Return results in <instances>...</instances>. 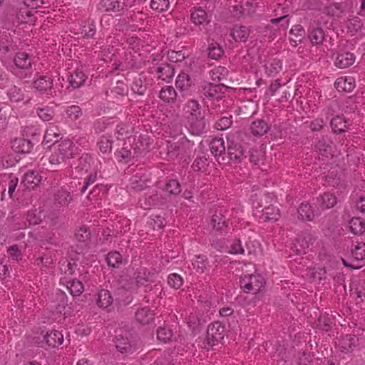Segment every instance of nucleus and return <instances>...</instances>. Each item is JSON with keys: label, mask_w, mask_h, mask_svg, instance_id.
<instances>
[{"label": "nucleus", "mask_w": 365, "mask_h": 365, "mask_svg": "<svg viewBox=\"0 0 365 365\" xmlns=\"http://www.w3.org/2000/svg\"><path fill=\"white\" fill-rule=\"evenodd\" d=\"M188 129L192 135H200L205 131V121L202 113L197 115H187Z\"/></svg>", "instance_id": "nucleus-6"}, {"label": "nucleus", "mask_w": 365, "mask_h": 365, "mask_svg": "<svg viewBox=\"0 0 365 365\" xmlns=\"http://www.w3.org/2000/svg\"><path fill=\"white\" fill-rule=\"evenodd\" d=\"M41 179V176H39L37 173L35 171H29L24 175L23 182L26 186L32 185L36 186L40 182Z\"/></svg>", "instance_id": "nucleus-43"}, {"label": "nucleus", "mask_w": 365, "mask_h": 365, "mask_svg": "<svg viewBox=\"0 0 365 365\" xmlns=\"http://www.w3.org/2000/svg\"><path fill=\"white\" fill-rule=\"evenodd\" d=\"M163 190L169 195H178L181 192L180 184L176 180H170L165 185Z\"/></svg>", "instance_id": "nucleus-42"}, {"label": "nucleus", "mask_w": 365, "mask_h": 365, "mask_svg": "<svg viewBox=\"0 0 365 365\" xmlns=\"http://www.w3.org/2000/svg\"><path fill=\"white\" fill-rule=\"evenodd\" d=\"M289 21V19L288 15H284V16H280L279 18L272 19L270 20V22L273 24H277L281 23L280 26L284 30H285L288 27Z\"/></svg>", "instance_id": "nucleus-62"}, {"label": "nucleus", "mask_w": 365, "mask_h": 365, "mask_svg": "<svg viewBox=\"0 0 365 365\" xmlns=\"http://www.w3.org/2000/svg\"><path fill=\"white\" fill-rule=\"evenodd\" d=\"M330 126L334 134L345 133L349 128V121L343 115H336L330 121Z\"/></svg>", "instance_id": "nucleus-10"}, {"label": "nucleus", "mask_w": 365, "mask_h": 365, "mask_svg": "<svg viewBox=\"0 0 365 365\" xmlns=\"http://www.w3.org/2000/svg\"><path fill=\"white\" fill-rule=\"evenodd\" d=\"M228 221V219L222 214L221 210L216 211L211 219L213 229L221 233L227 230Z\"/></svg>", "instance_id": "nucleus-11"}, {"label": "nucleus", "mask_w": 365, "mask_h": 365, "mask_svg": "<svg viewBox=\"0 0 365 365\" xmlns=\"http://www.w3.org/2000/svg\"><path fill=\"white\" fill-rule=\"evenodd\" d=\"M250 30L245 26H235L231 36L235 41L245 42L249 37Z\"/></svg>", "instance_id": "nucleus-24"}, {"label": "nucleus", "mask_w": 365, "mask_h": 365, "mask_svg": "<svg viewBox=\"0 0 365 365\" xmlns=\"http://www.w3.org/2000/svg\"><path fill=\"white\" fill-rule=\"evenodd\" d=\"M36 113L38 117L43 121H49L53 118L55 115L54 110L48 106L43 108H38L36 109Z\"/></svg>", "instance_id": "nucleus-45"}, {"label": "nucleus", "mask_w": 365, "mask_h": 365, "mask_svg": "<svg viewBox=\"0 0 365 365\" xmlns=\"http://www.w3.org/2000/svg\"><path fill=\"white\" fill-rule=\"evenodd\" d=\"M168 284L175 289H179L182 285V278L178 274L173 273L168 276Z\"/></svg>", "instance_id": "nucleus-53"}, {"label": "nucleus", "mask_w": 365, "mask_h": 365, "mask_svg": "<svg viewBox=\"0 0 365 365\" xmlns=\"http://www.w3.org/2000/svg\"><path fill=\"white\" fill-rule=\"evenodd\" d=\"M351 255L356 260L364 259L365 258V243L356 242L351 249Z\"/></svg>", "instance_id": "nucleus-41"}, {"label": "nucleus", "mask_w": 365, "mask_h": 365, "mask_svg": "<svg viewBox=\"0 0 365 365\" xmlns=\"http://www.w3.org/2000/svg\"><path fill=\"white\" fill-rule=\"evenodd\" d=\"M208 165L207 158L205 155L197 157L192 163V168L195 171H202Z\"/></svg>", "instance_id": "nucleus-52"}, {"label": "nucleus", "mask_w": 365, "mask_h": 365, "mask_svg": "<svg viewBox=\"0 0 365 365\" xmlns=\"http://www.w3.org/2000/svg\"><path fill=\"white\" fill-rule=\"evenodd\" d=\"M7 94L11 101L19 102L24 100V94L23 91L16 86H11Z\"/></svg>", "instance_id": "nucleus-44"}, {"label": "nucleus", "mask_w": 365, "mask_h": 365, "mask_svg": "<svg viewBox=\"0 0 365 365\" xmlns=\"http://www.w3.org/2000/svg\"><path fill=\"white\" fill-rule=\"evenodd\" d=\"M159 97L165 103H174L177 98V92L172 86H166L160 90Z\"/></svg>", "instance_id": "nucleus-22"}, {"label": "nucleus", "mask_w": 365, "mask_h": 365, "mask_svg": "<svg viewBox=\"0 0 365 365\" xmlns=\"http://www.w3.org/2000/svg\"><path fill=\"white\" fill-rule=\"evenodd\" d=\"M99 148L103 153H110L112 148L111 141L106 137H102L101 140L98 142Z\"/></svg>", "instance_id": "nucleus-60"}, {"label": "nucleus", "mask_w": 365, "mask_h": 365, "mask_svg": "<svg viewBox=\"0 0 365 365\" xmlns=\"http://www.w3.org/2000/svg\"><path fill=\"white\" fill-rule=\"evenodd\" d=\"M72 197L70 192L61 188L58 190L54 195L55 204H58L61 206L68 205L71 201Z\"/></svg>", "instance_id": "nucleus-28"}, {"label": "nucleus", "mask_w": 365, "mask_h": 365, "mask_svg": "<svg viewBox=\"0 0 365 365\" xmlns=\"http://www.w3.org/2000/svg\"><path fill=\"white\" fill-rule=\"evenodd\" d=\"M315 148L320 155L326 158L332 157L336 150L334 143L328 135L322 136L318 140Z\"/></svg>", "instance_id": "nucleus-7"}, {"label": "nucleus", "mask_w": 365, "mask_h": 365, "mask_svg": "<svg viewBox=\"0 0 365 365\" xmlns=\"http://www.w3.org/2000/svg\"><path fill=\"white\" fill-rule=\"evenodd\" d=\"M187 110L186 113H188V115H194L196 114L197 115L198 113H202L200 110V105L198 102L195 100H190L187 102L186 105Z\"/></svg>", "instance_id": "nucleus-55"}, {"label": "nucleus", "mask_w": 365, "mask_h": 365, "mask_svg": "<svg viewBox=\"0 0 365 365\" xmlns=\"http://www.w3.org/2000/svg\"><path fill=\"white\" fill-rule=\"evenodd\" d=\"M229 71L227 68L218 66L210 71V76L213 81H221L227 78Z\"/></svg>", "instance_id": "nucleus-40"}, {"label": "nucleus", "mask_w": 365, "mask_h": 365, "mask_svg": "<svg viewBox=\"0 0 365 365\" xmlns=\"http://www.w3.org/2000/svg\"><path fill=\"white\" fill-rule=\"evenodd\" d=\"M262 216L266 220L276 221L280 216L279 210L274 205L267 206L262 210Z\"/></svg>", "instance_id": "nucleus-36"}, {"label": "nucleus", "mask_w": 365, "mask_h": 365, "mask_svg": "<svg viewBox=\"0 0 365 365\" xmlns=\"http://www.w3.org/2000/svg\"><path fill=\"white\" fill-rule=\"evenodd\" d=\"M33 88L41 93H46L51 96H56V92L53 91V80L51 76H38L32 83Z\"/></svg>", "instance_id": "nucleus-5"}, {"label": "nucleus", "mask_w": 365, "mask_h": 365, "mask_svg": "<svg viewBox=\"0 0 365 365\" xmlns=\"http://www.w3.org/2000/svg\"><path fill=\"white\" fill-rule=\"evenodd\" d=\"M122 255L116 251L110 252L106 257L108 265L113 268H118L122 264Z\"/></svg>", "instance_id": "nucleus-39"}, {"label": "nucleus", "mask_w": 365, "mask_h": 365, "mask_svg": "<svg viewBox=\"0 0 365 365\" xmlns=\"http://www.w3.org/2000/svg\"><path fill=\"white\" fill-rule=\"evenodd\" d=\"M332 322L327 316H320L317 322V327L323 331H328L331 327Z\"/></svg>", "instance_id": "nucleus-50"}, {"label": "nucleus", "mask_w": 365, "mask_h": 365, "mask_svg": "<svg viewBox=\"0 0 365 365\" xmlns=\"http://www.w3.org/2000/svg\"><path fill=\"white\" fill-rule=\"evenodd\" d=\"M319 205L322 209H329L337 203L336 197L331 192H324L317 198Z\"/></svg>", "instance_id": "nucleus-17"}, {"label": "nucleus", "mask_w": 365, "mask_h": 365, "mask_svg": "<svg viewBox=\"0 0 365 365\" xmlns=\"http://www.w3.org/2000/svg\"><path fill=\"white\" fill-rule=\"evenodd\" d=\"M250 161L255 165H258L259 163L262 160L263 155L257 150H251L249 151Z\"/></svg>", "instance_id": "nucleus-61"}, {"label": "nucleus", "mask_w": 365, "mask_h": 365, "mask_svg": "<svg viewBox=\"0 0 365 365\" xmlns=\"http://www.w3.org/2000/svg\"><path fill=\"white\" fill-rule=\"evenodd\" d=\"M209 58L217 60L224 54V50L217 43H211L207 48Z\"/></svg>", "instance_id": "nucleus-37"}, {"label": "nucleus", "mask_w": 365, "mask_h": 365, "mask_svg": "<svg viewBox=\"0 0 365 365\" xmlns=\"http://www.w3.org/2000/svg\"><path fill=\"white\" fill-rule=\"evenodd\" d=\"M155 73L158 74V78L163 81H168L174 76L175 70L171 65L162 64L155 68Z\"/></svg>", "instance_id": "nucleus-21"}, {"label": "nucleus", "mask_w": 365, "mask_h": 365, "mask_svg": "<svg viewBox=\"0 0 365 365\" xmlns=\"http://www.w3.org/2000/svg\"><path fill=\"white\" fill-rule=\"evenodd\" d=\"M113 303V297L108 290L102 289L98 293L97 304L100 307L107 308Z\"/></svg>", "instance_id": "nucleus-31"}, {"label": "nucleus", "mask_w": 365, "mask_h": 365, "mask_svg": "<svg viewBox=\"0 0 365 365\" xmlns=\"http://www.w3.org/2000/svg\"><path fill=\"white\" fill-rule=\"evenodd\" d=\"M351 232L361 235L365 232V221L361 217H353L349 222Z\"/></svg>", "instance_id": "nucleus-30"}, {"label": "nucleus", "mask_w": 365, "mask_h": 365, "mask_svg": "<svg viewBox=\"0 0 365 365\" xmlns=\"http://www.w3.org/2000/svg\"><path fill=\"white\" fill-rule=\"evenodd\" d=\"M232 124V117L221 118L215 124V128L217 130H223L230 128Z\"/></svg>", "instance_id": "nucleus-57"}, {"label": "nucleus", "mask_w": 365, "mask_h": 365, "mask_svg": "<svg viewBox=\"0 0 365 365\" xmlns=\"http://www.w3.org/2000/svg\"><path fill=\"white\" fill-rule=\"evenodd\" d=\"M308 38L312 45H320L324 41L325 34L321 27H314L309 30Z\"/></svg>", "instance_id": "nucleus-19"}, {"label": "nucleus", "mask_w": 365, "mask_h": 365, "mask_svg": "<svg viewBox=\"0 0 365 365\" xmlns=\"http://www.w3.org/2000/svg\"><path fill=\"white\" fill-rule=\"evenodd\" d=\"M170 5L169 0H152L150 7L159 12L167 11Z\"/></svg>", "instance_id": "nucleus-48"}, {"label": "nucleus", "mask_w": 365, "mask_h": 365, "mask_svg": "<svg viewBox=\"0 0 365 365\" xmlns=\"http://www.w3.org/2000/svg\"><path fill=\"white\" fill-rule=\"evenodd\" d=\"M187 324L193 331L196 330L201 324V320L197 314L190 313L187 317Z\"/></svg>", "instance_id": "nucleus-51"}, {"label": "nucleus", "mask_w": 365, "mask_h": 365, "mask_svg": "<svg viewBox=\"0 0 365 365\" xmlns=\"http://www.w3.org/2000/svg\"><path fill=\"white\" fill-rule=\"evenodd\" d=\"M192 85L190 76L185 73H180L175 81V86L180 91L188 90Z\"/></svg>", "instance_id": "nucleus-27"}, {"label": "nucleus", "mask_w": 365, "mask_h": 365, "mask_svg": "<svg viewBox=\"0 0 365 365\" xmlns=\"http://www.w3.org/2000/svg\"><path fill=\"white\" fill-rule=\"evenodd\" d=\"M115 344L117 350L123 354H132L136 350V344L132 334L127 331H120L115 336Z\"/></svg>", "instance_id": "nucleus-4"}, {"label": "nucleus", "mask_w": 365, "mask_h": 365, "mask_svg": "<svg viewBox=\"0 0 365 365\" xmlns=\"http://www.w3.org/2000/svg\"><path fill=\"white\" fill-rule=\"evenodd\" d=\"M34 144L30 139L24 138H16L12 141V149L19 153H29L31 151Z\"/></svg>", "instance_id": "nucleus-12"}, {"label": "nucleus", "mask_w": 365, "mask_h": 365, "mask_svg": "<svg viewBox=\"0 0 365 365\" xmlns=\"http://www.w3.org/2000/svg\"><path fill=\"white\" fill-rule=\"evenodd\" d=\"M299 218L303 220L312 221L314 217V213L312 206L308 203H302L297 210Z\"/></svg>", "instance_id": "nucleus-29"}, {"label": "nucleus", "mask_w": 365, "mask_h": 365, "mask_svg": "<svg viewBox=\"0 0 365 365\" xmlns=\"http://www.w3.org/2000/svg\"><path fill=\"white\" fill-rule=\"evenodd\" d=\"M240 287L247 293L257 294L265 284L264 277L260 274L245 275L240 280Z\"/></svg>", "instance_id": "nucleus-3"}, {"label": "nucleus", "mask_w": 365, "mask_h": 365, "mask_svg": "<svg viewBox=\"0 0 365 365\" xmlns=\"http://www.w3.org/2000/svg\"><path fill=\"white\" fill-rule=\"evenodd\" d=\"M355 61L354 53L343 52L339 53L335 60V65L339 68H346L351 66Z\"/></svg>", "instance_id": "nucleus-13"}, {"label": "nucleus", "mask_w": 365, "mask_h": 365, "mask_svg": "<svg viewBox=\"0 0 365 365\" xmlns=\"http://www.w3.org/2000/svg\"><path fill=\"white\" fill-rule=\"evenodd\" d=\"M227 154L229 158L235 163H240L244 158V150L242 145L228 139Z\"/></svg>", "instance_id": "nucleus-9"}, {"label": "nucleus", "mask_w": 365, "mask_h": 365, "mask_svg": "<svg viewBox=\"0 0 365 365\" xmlns=\"http://www.w3.org/2000/svg\"><path fill=\"white\" fill-rule=\"evenodd\" d=\"M211 153L215 156H221L225 154V146L222 138H215L210 143Z\"/></svg>", "instance_id": "nucleus-25"}, {"label": "nucleus", "mask_w": 365, "mask_h": 365, "mask_svg": "<svg viewBox=\"0 0 365 365\" xmlns=\"http://www.w3.org/2000/svg\"><path fill=\"white\" fill-rule=\"evenodd\" d=\"M41 212L37 210H31L27 212L26 221L29 225H36L41 222Z\"/></svg>", "instance_id": "nucleus-46"}, {"label": "nucleus", "mask_w": 365, "mask_h": 365, "mask_svg": "<svg viewBox=\"0 0 365 365\" xmlns=\"http://www.w3.org/2000/svg\"><path fill=\"white\" fill-rule=\"evenodd\" d=\"M225 336V327L220 322H215L209 325L207 330V336L204 341V348L210 349L213 346L223 340Z\"/></svg>", "instance_id": "nucleus-2"}, {"label": "nucleus", "mask_w": 365, "mask_h": 365, "mask_svg": "<svg viewBox=\"0 0 365 365\" xmlns=\"http://www.w3.org/2000/svg\"><path fill=\"white\" fill-rule=\"evenodd\" d=\"M54 151L49 158L45 156L40 160V163L45 166L48 163L52 166L60 165L66 160L74 158L78 154V148L73 141L66 139L54 145Z\"/></svg>", "instance_id": "nucleus-1"}, {"label": "nucleus", "mask_w": 365, "mask_h": 365, "mask_svg": "<svg viewBox=\"0 0 365 365\" xmlns=\"http://www.w3.org/2000/svg\"><path fill=\"white\" fill-rule=\"evenodd\" d=\"M289 33L290 34L296 36V39H290L291 41L294 42L293 46H297V42H300L302 41V38L304 36L305 31L301 25H297L291 29Z\"/></svg>", "instance_id": "nucleus-49"}, {"label": "nucleus", "mask_w": 365, "mask_h": 365, "mask_svg": "<svg viewBox=\"0 0 365 365\" xmlns=\"http://www.w3.org/2000/svg\"><path fill=\"white\" fill-rule=\"evenodd\" d=\"M325 125L322 118H317L310 123L309 128L313 132L321 130Z\"/></svg>", "instance_id": "nucleus-63"}, {"label": "nucleus", "mask_w": 365, "mask_h": 365, "mask_svg": "<svg viewBox=\"0 0 365 365\" xmlns=\"http://www.w3.org/2000/svg\"><path fill=\"white\" fill-rule=\"evenodd\" d=\"M335 88L339 91L351 92L355 87L353 78H340L334 83Z\"/></svg>", "instance_id": "nucleus-20"}, {"label": "nucleus", "mask_w": 365, "mask_h": 365, "mask_svg": "<svg viewBox=\"0 0 365 365\" xmlns=\"http://www.w3.org/2000/svg\"><path fill=\"white\" fill-rule=\"evenodd\" d=\"M101 5L106 11L116 12L123 9L124 4H121L118 0H102Z\"/></svg>", "instance_id": "nucleus-34"}, {"label": "nucleus", "mask_w": 365, "mask_h": 365, "mask_svg": "<svg viewBox=\"0 0 365 365\" xmlns=\"http://www.w3.org/2000/svg\"><path fill=\"white\" fill-rule=\"evenodd\" d=\"M86 78V77L82 71L76 70L70 76L68 81L73 88H78L84 84Z\"/></svg>", "instance_id": "nucleus-32"}, {"label": "nucleus", "mask_w": 365, "mask_h": 365, "mask_svg": "<svg viewBox=\"0 0 365 365\" xmlns=\"http://www.w3.org/2000/svg\"><path fill=\"white\" fill-rule=\"evenodd\" d=\"M66 114L72 120H76L82 114L81 108L78 106H70L66 110Z\"/></svg>", "instance_id": "nucleus-58"}, {"label": "nucleus", "mask_w": 365, "mask_h": 365, "mask_svg": "<svg viewBox=\"0 0 365 365\" xmlns=\"http://www.w3.org/2000/svg\"><path fill=\"white\" fill-rule=\"evenodd\" d=\"M194 269L197 272H204L207 265V258L202 255H197L192 262Z\"/></svg>", "instance_id": "nucleus-47"}, {"label": "nucleus", "mask_w": 365, "mask_h": 365, "mask_svg": "<svg viewBox=\"0 0 365 365\" xmlns=\"http://www.w3.org/2000/svg\"><path fill=\"white\" fill-rule=\"evenodd\" d=\"M146 85L143 83L140 78L135 79L132 86V90L135 93L143 95L146 91Z\"/></svg>", "instance_id": "nucleus-59"}, {"label": "nucleus", "mask_w": 365, "mask_h": 365, "mask_svg": "<svg viewBox=\"0 0 365 365\" xmlns=\"http://www.w3.org/2000/svg\"><path fill=\"white\" fill-rule=\"evenodd\" d=\"M14 61L16 66L20 69L26 70L31 66L29 54L25 52L17 53L14 57Z\"/></svg>", "instance_id": "nucleus-23"}, {"label": "nucleus", "mask_w": 365, "mask_h": 365, "mask_svg": "<svg viewBox=\"0 0 365 365\" xmlns=\"http://www.w3.org/2000/svg\"><path fill=\"white\" fill-rule=\"evenodd\" d=\"M158 339L163 343H168L171 341L173 333L172 329L166 327H159L156 331Z\"/></svg>", "instance_id": "nucleus-35"}, {"label": "nucleus", "mask_w": 365, "mask_h": 365, "mask_svg": "<svg viewBox=\"0 0 365 365\" xmlns=\"http://www.w3.org/2000/svg\"><path fill=\"white\" fill-rule=\"evenodd\" d=\"M269 130L267 123L262 120L258 119L252 123L250 125V131L255 136H262Z\"/></svg>", "instance_id": "nucleus-15"}, {"label": "nucleus", "mask_w": 365, "mask_h": 365, "mask_svg": "<svg viewBox=\"0 0 365 365\" xmlns=\"http://www.w3.org/2000/svg\"><path fill=\"white\" fill-rule=\"evenodd\" d=\"M135 319L141 324H149L154 320V314L146 307L141 308L135 312Z\"/></svg>", "instance_id": "nucleus-18"}, {"label": "nucleus", "mask_w": 365, "mask_h": 365, "mask_svg": "<svg viewBox=\"0 0 365 365\" xmlns=\"http://www.w3.org/2000/svg\"><path fill=\"white\" fill-rule=\"evenodd\" d=\"M8 253L14 260L19 261L21 258V252L16 245L11 246L8 249Z\"/></svg>", "instance_id": "nucleus-64"}, {"label": "nucleus", "mask_w": 365, "mask_h": 365, "mask_svg": "<svg viewBox=\"0 0 365 365\" xmlns=\"http://www.w3.org/2000/svg\"><path fill=\"white\" fill-rule=\"evenodd\" d=\"M66 286L69 289L71 294L73 297L81 295L84 290L83 283L80 280L77 279H71L68 281Z\"/></svg>", "instance_id": "nucleus-33"}, {"label": "nucleus", "mask_w": 365, "mask_h": 365, "mask_svg": "<svg viewBox=\"0 0 365 365\" xmlns=\"http://www.w3.org/2000/svg\"><path fill=\"white\" fill-rule=\"evenodd\" d=\"M327 13L331 16H340L344 12V7L341 3L331 4L327 8Z\"/></svg>", "instance_id": "nucleus-54"}, {"label": "nucleus", "mask_w": 365, "mask_h": 365, "mask_svg": "<svg viewBox=\"0 0 365 365\" xmlns=\"http://www.w3.org/2000/svg\"><path fill=\"white\" fill-rule=\"evenodd\" d=\"M44 339L48 346L57 347L63 341V336L61 331L52 330L44 336Z\"/></svg>", "instance_id": "nucleus-16"}, {"label": "nucleus", "mask_w": 365, "mask_h": 365, "mask_svg": "<svg viewBox=\"0 0 365 365\" xmlns=\"http://www.w3.org/2000/svg\"><path fill=\"white\" fill-rule=\"evenodd\" d=\"M191 20L196 26H204L210 23L207 12L201 8L196 9L191 13Z\"/></svg>", "instance_id": "nucleus-14"}, {"label": "nucleus", "mask_w": 365, "mask_h": 365, "mask_svg": "<svg viewBox=\"0 0 365 365\" xmlns=\"http://www.w3.org/2000/svg\"><path fill=\"white\" fill-rule=\"evenodd\" d=\"M227 87L223 84L209 83L204 87L203 93L205 96L211 101H220L225 96V91Z\"/></svg>", "instance_id": "nucleus-8"}, {"label": "nucleus", "mask_w": 365, "mask_h": 365, "mask_svg": "<svg viewBox=\"0 0 365 365\" xmlns=\"http://www.w3.org/2000/svg\"><path fill=\"white\" fill-rule=\"evenodd\" d=\"M91 233L86 226L80 227L76 230L75 237L80 242H88L91 240Z\"/></svg>", "instance_id": "nucleus-38"}, {"label": "nucleus", "mask_w": 365, "mask_h": 365, "mask_svg": "<svg viewBox=\"0 0 365 365\" xmlns=\"http://www.w3.org/2000/svg\"><path fill=\"white\" fill-rule=\"evenodd\" d=\"M82 33L84 34V38H93L96 34V25L94 24V21L88 22V25H84L83 26Z\"/></svg>", "instance_id": "nucleus-56"}, {"label": "nucleus", "mask_w": 365, "mask_h": 365, "mask_svg": "<svg viewBox=\"0 0 365 365\" xmlns=\"http://www.w3.org/2000/svg\"><path fill=\"white\" fill-rule=\"evenodd\" d=\"M356 341V336L346 335L339 340V346L341 351L350 352L355 347Z\"/></svg>", "instance_id": "nucleus-26"}]
</instances>
